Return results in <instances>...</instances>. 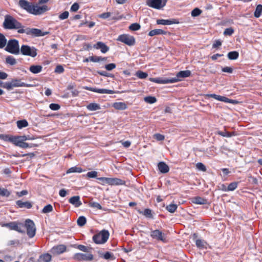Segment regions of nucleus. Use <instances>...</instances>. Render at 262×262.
Segmentation results:
<instances>
[{
    "label": "nucleus",
    "mask_w": 262,
    "mask_h": 262,
    "mask_svg": "<svg viewBox=\"0 0 262 262\" xmlns=\"http://www.w3.org/2000/svg\"><path fill=\"white\" fill-rule=\"evenodd\" d=\"M154 137L158 141H163L165 137L163 135L160 134H156L154 135Z\"/></svg>",
    "instance_id": "62"
},
{
    "label": "nucleus",
    "mask_w": 262,
    "mask_h": 262,
    "mask_svg": "<svg viewBox=\"0 0 262 262\" xmlns=\"http://www.w3.org/2000/svg\"><path fill=\"white\" fill-rule=\"evenodd\" d=\"M104 58H102L101 57L98 56H91L90 57V60L92 62H99L101 60H104Z\"/></svg>",
    "instance_id": "50"
},
{
    "label": "nucleus",
    "mask_w": 262,
    "mask_h": 262,
    "mask_svg": "<svg viewBox=\"0 0 262 262\" xmlns=\"http://www.w3.org/2000/svg\"><path fill=\"white\" fill-rule=\"evenodd\" d=\"M69 202L75 207H79L82 205V203L80 200V196L78 195L71 197L70 198Z\"/></svg>",
    "instance_id": "21"
},
{
    "label": "nucleus",
    "mask_w": 262,
    "mask_h": 262,
    "mask_svg": "<svg viewBox=\"0 0 262 262\" xmlns=\"http://www.w3.org/2000/svg\"><path fill=\"white\" fill-rule=\"evenodd\" d=\"M136 76L138 77L139 79H145L148 76V74L146 72H144L141 71H138L136 74Z\"/></svg>",
    "instance_id": "40"
},
{
    "label": "nucleus",
    "mask_w": 262,
    "mask_h": 262,
    "mask_svg": "<svg viewBox=\"0 0 262 262\" xmlns=\"http://www.w3.org/2000/svg\"><path fill=\"white\" fill-rule=\"evenodd\" d=\"M217 134L225 137H231L235 135L234 133H231L226 130H225L224 132L217 131Z\"/></svg>",
    "instance_id": "41"
},
{
    "label": "nucleus",
    "mask_w": 262,
    "mask_h": 262,
    "mask_svg": "<svg viewBox=\"0 0 262 262\" xmlns=\"http://www.w3.org/2000/svg\"><path fill=\"white\" fill-rule=\"evenodd\" d=\"M3 25L5 28L8 29H18V30L24 28L19 22L10 15L5 16Z\"/></svg>",
    "instance_id": "2"
},
{
    "label": "nucleus",
    "mask_w": 262,
    "mask_h": 262,
    "mask_svg": "<svg viewBox=\"0 0 262 262\" xmlns=\"http://www.w3.org/2000/svg\"><path fill=\"white\" fill-rule=\"evenodd\" d=\"M53 209V206L51 204H48L43 207L42 212L43 213H48L52 212Z\"/></svg>",
    "instance_id": "44"
},
{
    "label": "nucleus",
    "mask_w": 262,
    "mask_h": 262,
    "mask_svg": "<svg viewBox=\"0 0 262 262\" xmlns=\"http://www.w3.org/2000/svg\"><path fill=\"white\" fill-rule=\"evenodd\" d=\"M166 34V31H165L162 29H156L151 30L148 33V35L150 36H154L155 35Z\"/></svg>",
    "instance_id": "29"
},
{
    "label": "nucleus",
    "mask_w": 262,
    "mask_h": 262,
    "mask_svg": "<svg viewBox=\"0 0 262 262\" xmlns=\"http://www.w3.org/2000/svg\"><path fill=\"white\" fill-rule=\"evenodd\" d=\"M237 187V182H233L230 183L227 189H225V191H233Z\"/></svg>",
    "instance_id": "43"
},
{
    "label": "nucleus",
    "mask_w": 262,
    "mask_h": 262,
    "mask_svg": "<svg viewBox=\"0 0 262 262\" xmlns=\"http://www.w3.org/2000/svg\"><path fill=\"white\" fill-rule=\"evenodd\" d=\"M10 140L15 145L22 148H27L30 147L27 143L25 142L22 136L13 137Z\"/></svg>",
    "instance_id": "10"
},
{
    "label": "nucleus",
    "mask_w": 262,
    "mask_h": 262,
    "mask_svg": "<svg viewBox=\"0 0 262 262\" xmlns=\"http://www.w3.org/2000/svg\"><path fill=\"white\" fill-rule=\"evenodd\" d=\"M74 257L75 259L79 261H91L93 259V255L91 253H76Z\"/></svg>",
    "instance_id": "12"
},
{
    "label": "nucleus",
    "mask_w": 262,
    "mask_h": 262,
    "mask_svg": "<svg viewBox=\"0 0 262 262\" xmlns=\"http://www.w3.org/2000/svg\"><path fill=\"white\" fill-rule=\"evenodd\" d=\"M216 100L226 102V103H230L232 104H234L235 101L234 100L230 99L225 96H222L220 95H217V97L216 98Z\"/></svg>",
    "instance_id": "31"
},
{
    "label": "nucleus",
    "mask_w": 262,
    "mask_h": 262,
    "mask_svg": "<svg viewBox=\"0 0 262 262\" xmlns=\"http://www.w3.org/2000/svg\"><path fill=\"white\" fill-rule=\"evenodd\" d=\"M3 227L9 228L11 230H15L20 233H24V230H23V224H18L16 222H13L5 224L3 225Z\"/></svg>",
    "instance_id": "13"
},
{
    "label": "nucleus",
    "mask_w": 262,
    "mask_h": 262,
    "mask_svg": "<svg viewBox=\"0 0 262 262\" xmlns=\"http://www.w3.org/2000/svg\"><path fill=\"white\" fill-rule=\"evenodd\" d=\"M93 47L96 49L100 50L102 53H105L109 50V47L101 41H99L95 44Z\"/></svg>",
    "instance_id": "19"
},
{
    "label": "nucleus",
    "mask_w": 262,
    "mask_h": 262,
    "mask_svg": "<svg viewBox=\"0 0 262 262\" xmlns=\"http://www.w3.org/2000/svg\"><path fill=\"white\" fill-rule=\"evenodd\" d=\"M150 236L153 238L158 241H161L163 242H166V236L165 234L163 233L159 230H155L151 231Z\"/></svg>",
    "instance_id": "15"
},
{
    "label": "nucleus",
    "mask_w": 262,
    "mask_h": 262,
    "mask_svg": "<svg viewBox=\"0 0 262 262\" xmlns=\"http://www.w3.org/2000/svg\"><path fill=\"white\" fill-rule=\"evenodd\" d=\"M20 52L24 55L34 57L37 55V50L34 47L27 45H23L20 48Z\"/></svg>",
    "instance_id": "8"
},
{
    "label": "nucleus",
    "mask_w": 262,
    "mask_h": 262,
    "mask_svg": "<svg viewBox=\"0 0 262 262\" xmlns=\"http://www.w3.org/2000/svg\"><path fill=\"white\" fill-rule=\"evenodd\" d=\"M158 167L159 171L163 173H167L169 170L168 166L163 162H160Z\"/></svg>",
    "instance_id": "23"
},
{
    "label": "nucleus",
    "mask_w": 262,
    "mask_h": 262,
    "mask_svg": "<svg viewBox=\"0 0 262 262\" xmlns=\"http://www.w3.org/2000/svg\"><path fill=\"white\" fill-rule=\"evenodd\" d=\"M223 72H226L228 73H232L233 72V69L229 67H225L222 69Z\"/></svg>",
    "instance_id": "64"
},
{
    "label": "nucleus",
    "mask_w": 262,
    "mask_h": 262,
    "mask_svg": "<svg viewBox=\"0 0 262 262\" xmlns=\"http://www.w3.org/2000/svg\"><path fill=\"white\" fill-rule=\"evenodd\" d=\"M25 226L29 237L30 238L34 237L36 233V228L34 222L30 219H27L25 221Z\"/></svg>",
    "instance_id": "7"
},
{
    "label": "nucleus",
    "mask_w": 262,
    "mask_h": 262,
    "mask_svg": "<svg viewBox=\"0 0 262 262\" xmlns=\"http://www.w3.org/2000/svg\"><path fill=\"white\" fill-rule=\"evenodd\" d=\"M177 207L178 206L176 204H170L167 205L166 208L168 212L170 213H173L177 210Z\"/></svg>",
    "instance_id": "42"
},
{
    "label": "nucleus",
    "mask_w": 262,
    "mask_h": 262,
    "mask_svg": "<svg viewBox=\"0 0 262 262\" xmlns=\"http://www.w3.org/2000/svg\"><path fill=\"white\" fill-rule=\"evenodd\" d=\"M83 89L86 90L90 91L93 92L98 93L99 94H113L116 93V92L111 90H107L105 89H97L94 88L92 87H89L87 86H85L83 87Z\"/></svg>",
    "instance_id": "14"
},
{
    "label": "nucleus",
    "mask_w": 262,
    "mask_h": 262,
    "mask_svg": "<svg viewBox=\"0 0 262 262\" xmlns=\"http://www.w3.org/2000/svg\"><path fill=\"white\" fill-rule=\"evenodd\" d=\"M18 5L22 9L34 15L41 14L49 10L46 5L40 6L37 5H32L26 0H19Z\"/></svg>",
    "instance_id": "1"
},
{
    "label": "nucleus",
    "mask_w": 262,
    "mask_h": 262,
    "mask_svg": "<svg viewBox=\"0 0 262 262\" xmlns=\"http://www.w3.org/2000/svg\"><path fill=\"white\" fill-rule=\"evenodd\" d=\"M143 214L147 217H152L151 210L149 209H145L144 210Z\"/></svg>",
    "instance_id": "52"
},
{
    "label": "nucleus",
    "mask_w": 262,
    "mask_h": 262,
    "mask_svg": "<svg viewBox=\"0 0 262 262\" xmlns=\"http://www.w3.org/2000/svg\"><path fill=\"white\" fill-rule=\"evenodd\" d=\"M190 75L191 72L189 70L182 71L177 73L176 78H178V81H179L180 78L188 77Z\"/></svg>",
    "instance_id": "25"
},
{
    "label": "nucleus",
    "mask_w": 262,
    "mask_h": 262,
    "mask_svg": "<svg viewBox=\"0 0 262 262\" xmlns=\"http://www.w3.org/2000/svg\"><path fill=\"white\" fill-rule=\"evenodd\" d=\"M49 107L51 110L53 111H57L60 108V106L58 104L51 103L50 104Z\"/></svg>",
    "instance_id": "55"
},
{
    "label": "nucleus",
    "mask_w": 262,
    "mask_h": 262,
    "mask_svg": "<svg viewBox=\"0 0 262 262\" xmlns=\"http://www.w3.org/2000/svg\"><path fill=\"white\" fill-rule=\"evenodd\" d=\"M116 66L115 63H109L105 66V69L107 71H111L116 68Z\"/></svg>",
    "instance_id": "58"
},
{
    "label": "nucleus",
    "mask_w": 262,
    "mask_h": 262,
    "mask_svg": "<svg viewBox=\"0 0 262 262\" xmlns=\"http://www.w3.org/2000/svg\"><path fill=\"white\" fill-rule=\"evenodd\" d=\"M102 257L105 259H114V255L110 252H106L103 255Z\"/></svg>",
    "instance_id": "49"
},
{
    "label": "nucleus",
    "mask_w": 262,
    "mask_h": 262,
    "mask_svg": "<svg viewBox=\"0 0 262 262\" xmlns=\"http://www.w3.org/2000/svg\"><path fill=\"white\" fill-rule=\"evenodd\" d=\"M110 236L108 231L103 230L99 233L94 235L93 240L96 244H103L106 242Z\"/></svg>",
    "instance_id": "3"
},
{
    "label": "nucleus",
    "mask_w": 262,
    "mask_h": 262,
    "mask_svg": "<svg viewBox=\"0 0 262 262\" xmlns=\"http://www.w3.org/2000/svg\"><path fill=\"white\" fill-rule=\"evenodd\" d=\"M196 238L197 234L194 233L193 234V239L195 242L196 247L201 249H206L208 246L207 242L203 239H197Z\"/></svg>",
    "instance_id": "16"
},
{
    "label": "nucleus",
    "mask_w": 262,
    "mask_h": 262,
    "mask_svg": "<svg viewBox=\"0 0 262 262\" xmlns=\"http://www.w3.org/2000/svg\"><path fill=\"white\" fill-rule=\"evenodd\" d=\"M129 29L132 31H137L140 29V25L138 23H134L129 26Z\"/></svg>",
    "instance_id": "46"
},
{
    "label": "nucleus",
    "mask_w": 262,
    "mask_h": 262,
    "mask_svg": "<svg viewBox=\"0 0 262 262\" xmlns=\"http://www.w3.org/2000/svg\"><path fill=\"white\" fill-rule=\"evenodd\" d=\"M111 16V13L110 12H106L103 13L99 15V17L100 18H103V19H106L110 17Z\"/></svg>",
    "instance_id": "63"
},
{
    "label": "nucleus",
    "mask_w": 262,
    "mask_h": 262,
    "mask_svg": "<svg viewBox=\"0 0 262 262\" xmlns=\"http://www.w3.org/2000/svg\"><path fill=\"white\" fill-rule=\"evenodd\" d=\"M79 8V5L77 3H74L70 9L71 11L76 12Z\"/></svg>",
    "instance_id": "60"
},
{
    "label": "nucleus",
    "mask_w": 262,
    "mask_h": 262,
    "mask_svg": "<svg viewBox=\"0 0 262 262\" xmlns=\"http://www.w3.org/2000/svg\"><path fill=\"white\" fill-rule=\"evenodd\" d=\"M51 260V255L46 253L40 255L38 259V262H49Z\"/></svg>",
    "instance_id": "30"
},
{
    "label": "nucleus",
    "mask_w": 262,
    "mask_h": 262,
    "mask_svg": "<svg viewBox=\"0 0 262 262\" xmlns=\"http://www.w3.org/2000/svg\"><path fill=\"white\" fill-rule=\"evenodd\" d=\"M6 63L11 66H13L16 64V59L12 56H8L6 58Z\"/></svg>",
    "instance_id": "34"
},
{
    "label": "nucleus",
    "mask_w": 262,
    "mask_h": 262,
    "mask_svg": "<svg viewBox=\"0 0 262 262\" xmlns=\"http://www.w3.org/2000/svg\"><path fill=\"white\" fill-rule=\"evenodd\" d=\"M86 107L90 111H95L101 109L100 105L96 103H91L87 105Z\"/></svg>",
    "instance_id": "27"
},
{
    "label": "nucleus",
    "mask_w": 262,
    "mask_h": 262,
    "mask_svg": "<svg viewBox=\"0 0 262 262\" xmlns=\"http://www.w3.org/2000/svg\"><path fill=\"white\" fill-rule=\"evenodd\" d=\"M6 51L15 55L19 53L18 41L16 39L9 40L5 48Z\"/></svg>",
    "instance_id": "4"
},
{
    "label": "nucleus",
    "mask_w": 262,
    "mask_h": 262,
    "mask_svg": "<svg viewBox=\"0 0 262 262\" xmlns=\"http://www.w3.org/2000/svg\"><path fill=\"white\" fill-rule=\"evenodd\" d=\"M117 40L129 46H133L135 43V39L134 37L127 34H123L119 35Z\"/></svg>",
    "instance_id": "6"
},
{
    "label": "nucleus",
    "mask_w": 262,
    "mask_h": 262,
    "mask_svg": "<svg viewBox=\"0 0 262 262\" xmlns=\"http://www.w3.org/2000/svg\"><path fill=\"white\" fill-rule=\"evenodd\" d=\"M191 202L193 204L204 205L207 204V201L206 199L201 198L200 196H195L191 199Z\"/></svg>",
    "instance_id": "22"
},
{
    "label": "nucleus",
    "mask_w": 262,
    "mask_h": 262,
    "mask_svg": "<svg viewBox=\"0 0 262 262\" xmlns=\"http://www.w3.org/2000/svg\"><path fill=\"white\" fill-rule=\"evenodd\" d=\"M239 56V54L237 51H232L228 53L227 56L230 60H235Z\"/></svg>",
    "instance_id": "35"
},
{
    "label": "nucleus",
    "mask_w": 262,
    "mask_h": 262,
    "mask_svg": "<svg viewBox=\"0 0 262 262\" xmlns=\"http://www.w3.org/2000/svg\"><path fill=\"white\" fill-rule=\"evenodd\" d=\"M77 224L79 226H83L86 223V219L85 217L81 216H80L77 220Z\"/></svg>",
    "instance_id": "45"
},
{
    "label": "nucleus",
    "mask_w": 262,
    "mask_h": 262,
    "mask_svg": "<svg viewBox=\"0 0 262 262\" xmlns=\"http://www.w3.org/2000/svg\"><path fill=\"white\" fill-rule=\"evenodd\" d=\"M19 33H26L27 35H32L35 36H43L48 34V32H42L40 30L35 28H26L18 30Z\"/></svg>",
    "instance_id": "5"
},
{
    "label": "nucleus",
    "mask_w": 262,
    "mask_h": 262,
    "mask_svg": "<svg viewBox=\"0 0 262 262\" xmlns=\"http://www.w3.org/2000/svg\"><path fill=\"white\" fill-rule=\"evenodd\" d=\"M66 250V247L63 245H59L53 247L51 250V252L55 255L60 254L64 252Z\"/></svg>",
    "instance_id": "17"
},
{
    "label": "nucleus",
    "mask_w": 262,
    "mask_h": 262,
    "mask_svg": "<svg viewBox=\"0 0 262 262\" xmlns=\"http://www.w3.org/2000/svg\"><path fill=\"white\" fill-rule=\"evenodd\" d=\"M98 175V172L96 171H92L88 172L86 174V177L89 178H97Z\"/></svg>",
    "instance_id": "47"
},
{
    "label": "nucleus",
    "mask_w": 262,
    "mask_h": 262,
    "mask_svg": "<svg viewBox=\"0 0 262 262\" xmlns=\"http://www.w3.org/2000/svg\"><path fill=\"white\" fill-rule=\"evenodd\" d=\"M166 0H147L146 5L156 9H161L166 5Z\"/></svg>",
    "instance_id": "9"
},
{
    "label": "nucleus",
    "mask_w": 262,
    "mask_h": 262,
    "mask_svg": "<svg viewBox=\"0 0 262 262\" xmlns=\"http://www.w3.org/2000/svg\"><path fill=\"white\" fill-rule=\"evenodd\" d=\"M7 44V39L5 36L0 33V49L3 48Z\"/></svg>",
    "instance_id": "38"
},
{
    "label": "nucleus",
    "mask_w": 262,
    "mask_h": 262,
    "mask_svg": "<svg viewBox=\"0 0 262 262\" xmlns=\"http://www.w3.org/2000/svg\"><path fill=\"white\" fill-rule=\"evenodd\" d=\"M234 32V30L232 28H227L224 32L225 35H231Z\"/></svg>",
    "instance_id": "56"
},
{
    "label": "nucleus",
    "mask_w": 262,
    "mask_h": 262,
    "mask_svg": "<svg viewBox=\"0 0 262 262\" xmlns=\"http://www.w3.org/2000/svg\"><path fill=\"white\" fill-rule=\"evenodd\" d=\"M9 195L10 192L8 191L7 189L0 188V195L9 196Z\"/></svg>",
    "instance_id": "53"
},
{
    "label": "nucleus",
    "mask_w": 262,
    "mask_h": 262,
    "mask_svg": "<svg viewBox=\"0 0 262 262\" xmlns=\"http://www.w3.org/2000/svg\"><path fill=\"white\" fill-rule=\"evenodd\" d=\"M144 100L145 102L149 104H153L157 101V99L154 96H147L144 98Z\"/></svg>",
    "instance_id": "37"
},
{
    "label": "nucleus",
    "mask_w": 262,
    "mask_h": 262,
    "mask_svg": "<svg viewBox=\"0 0 262 262\" xmlns=\"http://www.w3.org/2000/svg\"><path fill=\"white\" fill-rule=\"evenodd\" d=\"M16 204L19 208H26L30 209L32 207V205L29 202H23L20 200L17 201Z\"/></svg>",
    "instance_id": "26"
},
{
    "label": "nucleus",
    "mask_w": 262,
    "mask_h": 262,
    "mask_svg": "<svg viewBox=\"0 0 262 262\" xmlns=\"http://www.w3.org/2000/svg\"><path fill=\"white\" fill-rule=\"evenodd\" d=\"M113 106L118 110H124L127 108L125 103L122 102H117L113 104Z\"/></svg>",
    "instance_id": "24"
},
{
    "label": "nucleus",
    "mask_w": 262,
    "mask_h": 262,
    "mask_svg": "<svg viewBox=\"0 0 262 262\" xmlns=\"http://www.w3.org/2000/svg\"><path fill=\"white\" fill-rule=\"evenodd\" d=\"M12 85L14 87H23V82L20 80L15 79L11 80Z\"/></svg>",
    "instance_id": "39"
},
{
    "label": "nucleus",
    "mask_w": 262,
    "mask_h": 262,
    "mask_svg": "<svg viewBox=\"0 0 262 262\" xmlns=\"http://www.w3.org/2000/svg\"><path fill=\"white\" fill-rule=\"evenodd\" d=\"M69 14L68 11H64L59 15V18L61 20L65 19L68 17Z\"/></svg>",
    "instance_id": "59"
},
{
    "label": "nucleus",
    "mask_w": 262,
    "mask_h": 262,
    "mask_svg": "<svg viewBox=\"0 0 262 262\" xmlns=\"http://www.w3.org/2000/svg\"><path fill=\"white\" fill-rule=\"evenodd\" d=\"M16 124L19 129H22L24 127H26L29 125L28 121L25 119L17 121L16 122Z\"/></svg>",
    "instance_id": "33"
},
{
    "label": "nucleus",
    "mask_w": 262,
    "mask_h": 262,
    "mask_svg": "<svg viewBox=\"0 0 262 262\" xmlns=\"http://www.w3.org/2000/svg\"><path fill=\"white\" fill-rule=\"evenodd\" d=\"M196 168L202 171H205L206 170V168L205 166L202 163H198L196 164Z\"/></svg>",
    "instance_id": "54"
},
{
    "label": "nucleus",
    "mask_w": 262,
    "mask_h": 262,
    "mask_svg": "<svg viewBox=\"0 0 262 262\" xmlns=\"http://www.w3.org/2000/svg\"><path fill=\"white\" fill-rule=\"evenodd\" d=\"M97 179L101 181V185L109 184L110 178L100 177L97 178Z\"/></svg>",
    "instance_id": "48"
},
{
    "label": "nucleus",
    "mask_w": 262,
    "mask_h": 262,
    "mask_svg": "<svg viewBox=\"0 0 262 262\" xmlns=\"http://www.w3.org/2000/svg\"><path fill=\"white\" fill-rule=\"evenodd\" d=\"M2 87L8 90H11L13 88L11 81L5 82L2 85Z\"/></svg>",
    "instance_id": "57"
},
{
    "label": "nucleus",
    "mask_w": 262,
    "mask_h": 262,
    "mask_svg": "<svg viewBox=\"0 0 262 262\" xmlns=\"http://www.w3.org/2000/svg\"><path fill=\"white\" fill-rule=\"evenodd\" d=\"M179 22L177 19H158L157 20V24L158 25H171L172 24H178Z\"/></svg>",
    "instance_id": "18"
},
{
    "label": "nucleus",
    "mask_w": 262,
    "mask_h": 262,
    "mask_svg": "<svg viewBox=\"0 0 262 262\" xmlns=\"http://www.w3.org/2000/svg\"><path fill=\"white\" fill-rule=\"evenodd\" d=\"M149 80L157 83L159 84H167L172 83L178 81V79L177 78H172L171 79L168 78H149Z\"/></svg>",
    "instance_id": "11"
},
{
    "label": "nucleus",
    "mask_w": 262,
    "mask_h": 262,
    "mask_svg": "<svg viewBox=\"0 0 262 262\" xmlns=\"http://www.w3.org/2000/svg\"><path fill=\"white\" fill-rule=\"evenodd\" d=\"M201 12L199 8H195L191 11V15L193 17L198 16L201 13Z\"/></svg>",
    "instance_id": "51"
},
{
    "label": "nucleus",
    "mask_w": 262,
    "mask_h": 262,
    "mask_svg": "<svg viewBox=\"0 0 262 262\" xmlns=\"http://www.w3.org/2000/svg\"><path fill=\"white\" fill-rule=\"evenodd\" d=\"M84 170H83L82 168L78 166H74L68 169V170L67 171V173H74V172H77V173H81L83 171H84Z\"/></svg>",
    "instance_id": "32"
},
{
    "label": "nucleus",
    "mask_w": 262,
    "mask_h": 262,
    "mask_svg": "<svg viewBox=\"0 0 262 262\" xmlns=\"http://www.w3.org/2000/svg\"><path fill=\"white\" fill-rule=\"evenodd\" d=\"M125 184V181L117 178H110V185H124Z\"/></svg>",
    "instance_id": "20"
},
{
    "label": "nucleus",
    "mask_w": 262,
    "mask_h": 262,
    "mask_svg": "<svg viewBox=\"0 0 262 262\" xmlns=\"http://www.w3.org/2000/svg\"><path fill=\"white\" fill-rule=\"evenodd\" d=\"M64 72V69L61 65H58L56 66L55 69V72L57 73H62Z\"/></svg>",
    "instance_id": "61"
},
{
    "label": "nucleus",
    "mask_w": 262,
    "mask_h": 262,
    "mask_svg": "<svg viewBox=\"0 0 262 262\" xmlns=\"http://www.w3.org/2000/svg\"><path fill=\"white\" fill-rule=\"evenodd\" d=\"M42 69V67L40 65H32L30 68V71L33 74H38L40 73Z\"/></svg>",
    "instance_id": "28"
},
{
    "label": "nucleus",
    "mask_w": 262,
    "mask_h": 262,
    "mask_svg": "<svg viewBox=\"0 0 262 262\" xmlns=\"http://www.w3.org/2000/svg\"><path fill=\"white\" fill-rule=\"evenodd\" d=\"M262 13V5H258L256 6V9L255 10L254 15L255 17L258 18L260 17Z\"/></svg>",
    "instance_id": "36"
}]
</instances>
